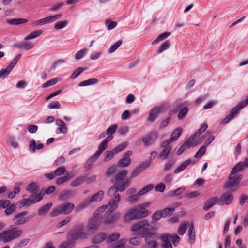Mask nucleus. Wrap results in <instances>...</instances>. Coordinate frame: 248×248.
<instances>
[{"label":"nucleus","mask_w":248,"mask_h":248,"mask_svg":"<svg viewBox=\"0 0 248 248\" xmlns=\"http://www.w3.org/2000/svg\"><path fill=\"white\" fill-rule=\"evenodd\" d=\"M170 46V43L168 41L164 42L159 47V49L157 50L158 53H161L167 49Z\"/></svg>","instance_id":"nucleus-64"},{"label":"nucleus","mask_w":248,"mask_h":248,"mask_svg":"<svg viewBox=\"0 0 248 248\" xmlns=\"http://www.w3.org/2000/svg\"><path fill=\"white\" fill-rule=\"evenodd\" d=\"M190 164H195L194 161H192L190 159H188L186 161L183 162L179 166H178L177 168L174 170V173L175 174H178L179 172L184 170L186 167L189 165Z\"/></svg>","instance_id":"nucleus-21"},{"label":"nucleus","mask_w":248,"mask_h":248,"mask_svg":"<svg viewBox=\"0 0 248 248\" xmlns=\"http://www.w3.org/2000/svg\"><path fill=\"white\" fill-rule=\"evenodd\" d=\"M100 154L98 152H96L93 155L87 160V163L88 165H90L91 164L95 162L97 159L100 155Z\"/></svg>","instance_id":"nucleus-59"},{"label":"nucleus","mask_w":248,"mask_h":248,"mask_svg":"<svg viewBox=\"0 0 248 248\" xmlns=\"http://www.w3.org/2000/svg\"><path fill=\"white\" fill-rule=\"evenodd\" d=\"M115 154L112 151H107L105 154V156L103 159L104 162H108L110 161L114 156Z\"/></svg>","instance_id":"nucleus-47"},{"label":"nucleus","mask_w":248,"mask_h":248,"mask_svg":"<svg viewBox=\"0 0 248 248\" xmlns=\"http://www.w3.org/2000/svg\"><path fill=\"white\" fill-rule=\"evenodd\" d=\"M88 233L84 231L82 225L77 226L71 231L67 235L68 240L77 241L79 239H84L87 238Z\"/></svg>","instance_id":"nucleus-5"},{"label":"nucleus","mask_w":248,"mask_h":248,"mask_svg":"<svg viewBox=\"0 0 248 248\" xmlns=\"http://www.w3.org/2000/svg\"><path fill=\"white\" fill-rule=\"evenodd\" d=\"M61 211L62 214L67 215L70 214L74 209L75 205L73 203L68 202L66 204H62L60 206Z\"/></svg>","instance_id":"nucleus-20"},{"label":"nucleus","mask_w":248,"mask_h":248,"mask_svg":"<svg viewBox=\"0 0 248 248\" xmlns=\"http://www.w3.org/2000/svg\"><path fill=\"white\" fill-rule=\"evenodd\" d=\"M127 173L126 170L121 171L115 176V180L117 182L123 180L126 177Z\"/></svg>","instance_id":"nucleus-49"},{"label":"nucleus","mask_w":248,"mask_h":248,"mask_svg":"<svg viewBox=\"0 0 248 248\" xmlns=\"http://www.w3.org/2000/svg\"><path fill=\"white\" fill-rule=\"evenodd\" d=\"M34 44L31 42H18L13 44V47L18 49L29 50L34 47Z\"/></svg>","instance_id":"nucleus-16"},{"label":"nucleus","mask_w":248,"mask_h":248,"mask_svg":"<svg viewBox=\"0 0 248 248\" xmlns=\"http://www.w3.org/2000/svg\"><path fill=\"white\" fill-rule=\"evenodd\" d=\"M157 234L150 232L144 237L146 245L142 248H157V243L156 242Z\"/></svg>","instance_id":"nucleus-10"},{"label":"nucleus","mask_w":248,"mask_h":248,"mask_svg":"<svg viewBox=\"0 0 248 248\" xmlns=\"http://www.w3.org/2000/svg\"><path fill=\"white\" fill-rule=\"evenodd\" d=\"M248 167V158H246L243 162L237 163L233 168V172L235 171H240L244 168Z\"/></svg>","instance_id":"nucleus-26"},{"label":"nucleus","mask_w":248,"mask_h":248,"mask_svg":"<svg viewBox=\"0 0 248 248\" xmlns=\"http://www.w3.org/2000/svg\"><path fill=\"white\" fill-rule=\"evenodd\" d=\"M116 165H111L108 167L106 170V175L109 177L113 175L116 171Z\"/></svg>","instance_id":"nucleus-60"},{"label":"nucleus","mask_w":248,"mask_h":248,"mask_svg":"<svg viewBox=\"0 0 248 248\" xmlns=\"http://www.w3.org/2000/svg\"><path fill=\"white\" fill-rule=\"evenodd\" d=\"M92 201L91 199H88L78 204L76 207V211L79 212V211L87 208L91 203H92Z\"/></svg>","instance_id":"nucleus-25"},{"label":"nucleus","mask_w":248,"mask_h":248,"mask_svg":"<svg viewBox=\"0 0 248 248\" xmlns=\"http://www.w3.org/2000/svg\"><path fill=\"white\" fill-rule=\"evenodd\" d=\"M105 24L108 30H111L116 27L117 23L115 21H111L110 20H107L105 22Z\"/></svg>","instance_id":"nucleus-55"},{"label":"nucleus","mask_w":248,"mask_h":248,"mask_svg":"<svg viewBox=\"0 0 248 248\" xmlns=\"http://www.w3.org/2000/svg\"><path fill=\"white\" fill-rule=\"evenodd\" d=\"M75 244L73 241L69 240L67 242H64L61 244L59 248H73Z\"/></svg>","instance_id":"nucleus-51"},{"label":"nucleus","mask_w":248,"mask_h":248,"mask_svg":"<svg viewBox=\"0 0 248 248\" xmlns=\"http://www.w3.org/2000/svg\"><path fill=\"white\" fill-rule=\"evenodd\" d=\"M156 137V133H151L143 138L142 140L145 146H149L154 142Z\"/></svg>","instance_id":"nucleus-18"},{"label":"nucleus","mask_w":248,"mask_h":248,"mask_svg":"<svg viewBox=\"0 0 248 248\" xmlns=\"http://www.w3.org/2000/svg\"><path fill=\"white\" fill-rule=\"evenodd\" d=\"M23 233L22 229L15 225L0 233V242L6 244L20 237Z\"/></svg>","instance_id":"nucleus-2"},{"label":"nucleus","mask_w":248,"mask_h":248,"mask_svg":"<svg viewBox=\"0 0 248 248\" xmlns=\"http://www.w3.org/2000/svg\"><path fill=\"white\" fill-rule=\"evenodd\" d=\"M206 152V147L205 146H202L199 150L194 155V157L196 158H201Z\"/></svg>","instance_id":"nucleus-56"},{"label":"nucleus","mask_w":248,"mask_h":248,"mask_svg":"<svg viewBox=\"0 0 248 248\" xmlns=\"http://www.w3.org/2000/svg\"><path fill=\"white\" fill-rule=\"evenodd\" d=\"M126 242V239H122L114 244L113 248H125Z\"/></svg>","instance_id":"nucleus-53"},{"label":"nucleus","mask_w":248,"mask_h":248,"mask_svg":"<svg viewBox=\"0 0 248 248\" xmlns=\"http://www.w3.org/2000/svg\"><path fill=\"white\" fill-rule=\"evenodd\" d=\"M28 20L24 18H14L7 20V23L11 25H19L27 22Z\"/></svg>","instance_id":"nucleus-33"},{"label":"nucleus","mask_w":248,"mask_h":248,"mask_svg":"<svg viewBox=\"0 0 248 248\" xmlns=\"http://www.w3.org/2000/svg\"><path fill=\"white\" fill-rule=\"evenodd\" d=\"M131 163L130 158L122 157L118 162V165L121 167H126L129 166Z\"/></svg>","instance_id":"nucleus-42"},{"label":"nucleus","mask_w":248,"mask_h":248,"mask_svg":"<svg viewBox=\"0 0 248 248\" xmlns=\"http://www.w3.org/2000/svg\"><path fill=\"white\" fill-rule=\"evenodd\" d=\"M107 239V235L105 233H100L94 236L93 242L94 244H99Z\"/></svg>","instance_id":"nucleus-38"},{"label":"nucleus","mask_w":248,"mask_h":248,"mask_svg":"<svg viewBox=\"0 0 248 248\" xmlns=\"http://www.w3.org/2000/svg\"><path fill=\"white\" fill-rule=\"evenodd\" d=\"M238 172V171L233 172L232 169L231 171V173L229 176V180L225 185V187L230 191H232L234 190L242 179L241 176H237L236 175V173Z\"/></svg>","instance_id":"nucleus-7"},{"label":"nucleus","mask_w":248,"mask_h":248,"mask_svg":"<svg viewBox=\"0 0 248 248\" xmlns=\"http://www.w3.org/2000/svg\"><path fill=\"white\" fill-rule=\"evenodd\" d=\"M154 185L152 184L148 185L139 192V195H140V196H141L145 194L149 191H151L154 188Z\"/></svg>","instance_id":"nucleus-54"},{"label":"nucleus","mask_w":248,"mask_h":248,"mask_svg":"<svg viewBox=\"0 0 248 248\" xmlns=\"http://www.w3.org/2000/svg\"><path fill=\"white\" fill-rule=\"evenodd\" d=\"M52 206V203H49L40 207L38 210V214L39 216H43L46 215Z\"/></svg>","instance_id":"nucleus-29"},{"label":"nucleus","mask_w":248,"mask_h":248,"mask_svg":"<svg viewBox=\"0 0 248 248\" xmlns=\"http://www.w3.org/2000/svg\"><path fill=\"white\" fill-rule=\"evenodd\" d=\"M208 125L206 123H203L202 124L200 128L196 131L195 134L193 135V136L190 138L191 139H193V141H197L200 143V141L199 140H197V139L204 132L207 128Z\"/></svg>","instance_id":"nucleus-19"},{"label":"nucleus","mask_w":248,"mask_h":248,"mask_svg":"<svg viewBox=\"0 0 248 248\" xmlns=\"http://www.w3.org/2000/svg\"><path fill=\"white\" fill-rule=\"evenodd\" d=\"M29 241L30 239L28 238L24 239L20 242H16L12 248H22L26 246L29 243Z\"/></svg>","instance_id":"nucleus-39"},{"label":"nucleus","mask_w":248,"mask_h":248,"mask_svg":"<svg viewBox=\"0 0 248 248\" xmlns=\"http://www.w3.org/2000/svg\"><path fill=\"white\" fill-rule=\"evenodd\" d=\"M61 80V78H54L43 84L42 85V87L43 88H45L50 86H53L56 84L59 81H60Z\"/></svg>","instance_id":"nucleus-45"},{"label":"nucleus","mask_w":248,"mask_h":248,"mask_svg":"<svg viewBox=\"0 0 248 248\" xmlns=\"http://www.w3.org/2000/svg\"><path fill=\"white\" fill-rule=\"evenodd\" d=\"M68 24L67 20L59 21L55 23L54 28L56 30L62 29L66 27Z\"/></svg>","instance_id":"nucleus-50"},{"label":"nucleus","mask_w":248,"mask_h":248,"mask_svg":"<svg viewBox=\"0 0 248 248\" xmlns=\"http://www.w3.org/2000/svg\"><path fill=\"white\" fill-rule=\"evenodd\" d=\"M170 35V32H164L160 34L157 38L154 40L152 43V45H156L159 41H162L166 39Z\"/></svg>","instance_id":"nucleus-41"},{"label":"nucleus","mask_w":248,"mask_h":248,"mask_svg":"<svg viewBox=\"0 0 248 248\" xmlns=\"http://www.w3.org/2000/svg\"><path fill=\"white\" fill-rule=\"evenodd\" d=\"M161 147L163 148V150L159 154L158 157L162 160H165L170 152L172 147L170 145V143H169V141H165L162 143Z\"/></svg>","instance_id":"nucleus-12"},{"label":"nucleus","mask_w":248,"mask_h":248,"mask_svg":"<svg viewBox=\"0 0 248 248\" xmlns=\"http://www.w3.org/2000/svg\"><path fill=\"white\" fill-rule=\"evenodd\" d=\"M62 16V14H59L42 18L43 25L53 22L59 19Z\"/></svg>","instance_id":"nucleus-23"},{"label":"nucleus","mask_w":248,"mask_h":248,"mask_svg":"<svg viewBox=\"0 0 248 248\" xmlns=\"http://www.w3.org/2000/svg\"><path fill=\"white\" fill-rule=\"evenodd\" d=\"M243 108V107L241 106V104L240 103H239L237 106H236L235 107L231 109L228 115L232 119H233L239 113V111Z\"/></svg>","instance_id":"nucleus-30"},{"label":"nucleus","mask_w":248,"mask_h":248,"mask_svg":"<svg viewBox=\"0 0 248 248\" xmlns=\"http://www.w3.org/2000/svg\"><path fill=\"white\" fill-rule=\"evenodd\" d=\"M111 197L108 205H104L106 206V209L104 212V217H103V221L105 224L113 223L120 217V214L118 213L111 214L118 208V203L120 201V195L118 193H115Z\"/></svg>","instance_id":"nucleus-1"},{"label":"nucleus","mask_w":248,"mask_h":248,"mask_svg":"<svg viewBox=\"0 0 248 248\" xmlns=\"http://www.w3.org/2000/svg\"><path fill=\"white\" fill-rule=\"evenodd\" d=\"M161 240L163 242L162 245L163 248H172L171 242L176 246L180 242V238L177 235L164 234L162 235Z\"/></svg>","instance_id":"nucleus-6"},{"label":"nucleus","mask_w":248,"mask_h":248,"mask_svg":"<svg viewBox=\"0 0 248 248\" xmlns=\"http://www.w3.org/2000/svg\"><path fill=\"white\" fill-rule=\"evenodd\" d=\"M218 199L217 198H213L207 201L203 206V210L207 211L210 208L212 207L216 202L217 203Z\"/></svg>","instance_id":"nucleus-34"},{"label":"nucleus","mask_w":248,"mask_h":248,"mask_svg":"<svg viewBox=\"0 0 248 248\" xmlns=\"http://www.w3.org/2000/svg\"><path fill=\"white\" fill-rule=\"evenodd\" d=\"M72 176L70 175H66L64 177H59L56 181V184L60 185L65 182H66L69 178H71Z\"/></svg>","instance_id":"nucleus-62"},{"label":"nucleus","mask_w":248,"mask_h":248,"mask_svg":"<svg viewBox=\"0 0 248 248\" xmlns=\"http://www.w3.org/2000/svg\"><path fill=\"white\" fill-rule=\"evenodd\" d=\"M98 82V80L96 78H90L80 82L78 85L80 87L89 86L95 84Z\"/></svg>","instance_id":"nucleus-36"},{"label":"nucleus","mask_w":248,"mask_h":248,"mask_svg":"<svg viewBox=\"0 0 248 248\" xmlns=\"http://www.w3.org/2000/svg\"><path fill=\"white\" fill-rule=\"evenodd\" d=\"M167 108L166 105H162L152 108L149 114L147 121L150 122H154L157 118L158 114L163 113Z\"/></svg>","instance_id":"nucleus-11"},{"label":"nucleus","mask_w":248,"mask_h":248,"mask_svg":"<svg viewBox=\"0 0 248 248\" xmlns=\"http://www.w3.org/2000/svg\"><path fill=\"white\" fill-rule=\"evenodd\" d=\"M33 197L30 196L28 199H23L18 202V203L22 207H24L27 205H29L30 203H33Z\"/></svg>","instance_id":"nucleus-43"},{"label":"nucleus","mask_w":248,"mask_h":248,"mask_svg":"<svg viewBox=\"0 0 248 248\" xmlns=\"http://www.w3.org/2000/svg\"><path fill=\"white\" fill-rule=\"evenodd\" d=\"M199 144L197 141H193V139L190 138L185 141L177 151V155H180L186 148H189L191 147H195Z\"/></svg>","instance_id":"nucleus-13"},{"label":"nucleus","mask_w":248,"mask_h":248,"mask_svg":"<svg viewBox=\"0 0 248 248\" xmlns=\"http://www.w3.org/2000/svg\"><path fill=\"white\" fill-rule=\"evenodd\" d=\"M127 143L126 142L123 143L115 147L112 151L116 154L119 152L124 150L127 146Z\"/></svg>","instance_id":"nucleus-63"},{"label":"nucleus","mask_w":248,"mask_h":248,"mask_svg":"<svg viewBox=\"0 0 248 248\" xmlns=\"http://www.w3.org/2000/svg\"><path fill=\"white\" fill-rule=\"evenodd\" d=\"M88 52V49L87 48H82L81 50L78 51L75 56V58L77 60H80L82 59L87 53Z\"/></svg>","instance_id":"nucleus-48"},{"label":"nucleus","mask_w":248,"mask_h":248,"mask_svg":"<svg viewBox=\"0 0 248 248\" xmlns=\"http://www.w3.org/2000/svg\"><path fill=\"white\" fill-rule=\"evenodd\" d=\"M128 180H125L121 183H116L112 186L108 190V194L109 196H112L114 194L117 193L118 191L123 192L128 186L129 184Z\"/></svg>","instance_id":"nucleus-8"},{"label":"nucleus","mask_w":248,"mask_h":248,"mask_svg":"<svg viewBox=\"0 0 248 248\" xmlns=\"http://www.w3.org/2000/svg\"><path fill=\"white\" fill-rule=\"evenodd\" d=\"M189 223L188 221H184L179 227L177 232L180 235H183L187 228Z\"/></svg>","instance_id":"nucleus-40"},{"label":"nucleus","mask_w":248,"mask_h":248,"mask_svg":"<svg viewBox=\"0 0 248 248\" xmlns=\"http://www.w3.org/2000/svg\"><path fill=\"white\" fill-rule=\"evenodd\" d=\"M122 41L119 40L117 41L114 44L112 45L108 50L109 53H112L114 52L122 44Z\"/></svg>","instance_id":"nucleus-57"},{"label":"nucleus","mask_w":248,"mask_h":248,"mask_svg":"<svg viewBox=\"0 0 248 248\" xmlns=\"http://www.w3.org/2000/svg\"><path fill=\"white\" fill-rule=\"evenodd\" d=\"M85 179V177L84 176L78 177L75 180L71 182L70 186L73 187H77L83 183Z\"/></svg>","instance_id":"nucleus-37"},{"label":"nucleus","mask_w":248,"mask_h":248,"mask_svg":"<svg viewBox=\"0 0 248 248\" xmlns=\"http://www.w3.org/2000/svg\"><path fill=\"white\" fill-rule=\"evenodd\" d=\"M175 209L173 207L166 208L162 210L163 217H166L172 215L174 212Z\"/></svg>","instance_id":"nucleus-52"},{"label":"nucleus","mask_w":248,"mask_h":248,"mask_svg":"<svg viewBox=\"0 0 248 248\" xmlns=\"http://www.w3.org/2000/svg\"><path fill=\"white\" fill-rule=\"evenodd\" d=\"M46 193V191H43V190H41V191L35 196H32L33 197V201L31 202H33L34 203H36L37 202L40 201L42 199L43 197L45 195V193Z\"/></svg>","instance_id":"nucleus-58"},{"label":"nucleus","mask_w":248,"mask_h":248,"mask_svg":"<svg viewBox=\"0 0 248 248\" xmlns=\"http://www.w3.org/2000/svg\"><path fill=\"white\" fill-rule=\"evenodd\" d=\"M43 31L42 30H35L31 33L29 35L26 36L24 38V40L27 41L31 39H33L39 36L43 33Z\"/></svg>","instance_id":"nucleus-28"},{"label":"nucleus","mask_w":248,"mask_h":248,"mask_svg":"<svg viewBox=\"0 0 248 248\" xmlns=\"http://www.w3.org/2000/svg\"><path fill=\"white\" fill-rule=\"evenodd\" d=\"M135 208H130L124 216V220L126 222H129L138 219Z\"/></svg>","instance_id":"nucleus-15"},{"label":"nucleus","mask_w":248,"mask_h":248,"mask_svg":"<svg viewBox=\"0 0 248 248\" xmlns=\"http://www.w3.org/2000/svg\"><path fill=\"white\" fill-rule=\"evenodd\" d=\"M154 230L155 227L152 225V223H150L146 220H143L133 224L130 228V231L134 235L141 237H144L150 233L151 231Z\"/></svg>","instance_id":"nucleus-3"},{"label":"nucleus","mask_w":248,"mask_h":248,"mask_svg":"<svg viewBox=\"0 0 248 248\" xmlns=\"http://www.w3.org/2000/svg\"><path fill=\"white\" fill-rule=\"evenodd\" d=\"M26 189L33 194H36L39 190L37 184L34 182L29 184L26 187Z\"/></svg>","instance_id":"nucleus-31"},{"label":"nucleus","mask_w":248,"mask_h":248,"mask_svg":"<svg viewBox=\"0 0 248 248\" xmlns=\"http://www.w3.org/2000/svg\"><path fill=\"white\" fill-rule=\"evenodd\" d=\"M182 133V129L181 128L178 127L176 128L172 132L170 139L167 141H169V143H170L171 142L176 140Z\"/></svg>","instance_id":"nucleus-24"},{"label":"nucleus","mask_w":248,"mask_h":248,"mask_svg":"<svg viewBox=\"0 0 248 248\" xmlns=\"http://www.w3.org/2000/svg\"><path fill=\"white\" fill-rule=\"evenodd\" d=\"M188 236L189 243L191 245L193 244L195 241L196 235L194 225L191 224L188 230Z\"/></svg>","instance_id":"nucleus-22"},{"label":"nucleus","mask_w":248,"mask_h":248,"mask_svg":"<svg viewBox=\"0 0 248 248\" xmlns=\"http://www.w3.org/2000/svg\"><path fill=\"white\" fill-rule=\"evenodd\" d=\"M7 143L15 149L17 148L19 146V144L17 141L16 137L13 136H9L8 137Z\"/></svg>","instance_id":"nucleus-35"},{"label":"nucleus","mask_w":248,"mask_h":248,"mask_svg":"<svg viewBox=\"0 0 248 248\" xmlns=\"http://www.w3.org/2000/svg\"><path fill=\"white\" fill-rule=\"evenodd\" d=\"M140 195H139V192L137 194L130 195L125 199V202H137Z\"/></svg>","instance_id":"nucleus-46"},{"label":"nucleus","mask_w":248,"mask_h":248,"mask_svg":"<svg viewBox=\"0 0 248 248\" xmlns=\"http://www.w3.org/2000/svg\"><path fill=\"white\" fill-rule=\"evenodd\" d=\"M182 106L179 105L177 107V108L181 109L178 114V119L179 120H181L185 118L187 114L188 111V108L186 107H185L181 108Z\"/></svg>","instance_id":"nucleus-27"},{"label":"nucleus","mask_w":248,"mask_h":248,"mask_svg":"<svg viewBox=\"0 0 248 248\" xmlns=\"http://www.w3.org/2000/svg\"><path fill=\"white\" fill-rule=\"evenodd\" d=\"M135 208L137 213V215L138 219L145 218L149 213L148 210L141 205H138Z\"/></svg>","instance_id":"nucleus-17"},{"label":"nucleus","mask_w":248,"mask_h":248,"mask_svg":"<svg viewBox=\"0 0 248 248\" xmlns=\"http://www.w3.org/2000/svg\"><path fill=\"white\" fill-rule=\"evenodd\" d=\"M106 206H102L98 208L94 213V217L89 220L87 228L89 232H93L96 231L101 223L105 224L103 221L104 217V212Z\"/></svg>","instance_id":"nucleus-4"},{"label":"nucleus","mask_w":248,"mask_h":248,"mask_svg":"<svg viewBox=\"0 0 248 248\" xmlns=\"http://www.w3.org/2000/svg\"><path fill=\"white\" fill-rule=\"evenodd\" d=\"M27 212H21L16 214L13 218V221L16 225H23L27 223L33 217L26 216Z\"/></svg>","instance_id":"nucleus-9"},{"label":"nucleus","mask_w":248,"mask_h":248,"mask_svg":"<svg viewBox=\"0 0 248 248\" xmlns=\"http://www.w3.org/2000/svg\"><path fill=\"white\" fill-rule=\"evenodd\" d=\"M161 217H163L162 210H157L155 211L152 216V220L154 222L159 220Z\"/></svg>","instance_id":"nucleus-44"},{"label":"nucleus","mask_w":248,"mask_h":248,"mask_svg":"<svg viewBox=\"0 0 248 248\" xmlns=\"http://www.w3.org/2000/svg\"><path fill=\"white\" fill-rule=\"evenodd\" d=\"M55 174L56 176H59L63 173H66V175H68V171L63 167H60L58 168L55 171Z\"/></svg>","instance_id":"nucleus-61"},{"label":"nucleus","mask_w":248,"mask_h":248,"mask_svg":"<svg viewBox=\"0 0 248 248\" xmlns=\"http://www.w3.org/2000/svg\"><path fill=\"white\" fill-rule=\"evenodd\" d=\"M233 199L232 194L228 192L224 193L218 199L217 204L220 205H229L232 202Z\"/></svg>","instance_id":"nucleus-14"},{"label":"nucleus","mask_w":248,"mask_h":248,"mask_svg":"<svg viewBox=\"0 0 248 248\" xmlns=\"http://www.w3.org/2000/svg\"><path fill=\"white\" fill-rule=\"evenodd\" d=\"M104 192L102 190L99 191L98 192L95 193L94 195L90 198L91 201H92L93 203L99 202L103 198L104 196Z\"/></svg>","instance_id":"nucleus-32"}]
</instances>
